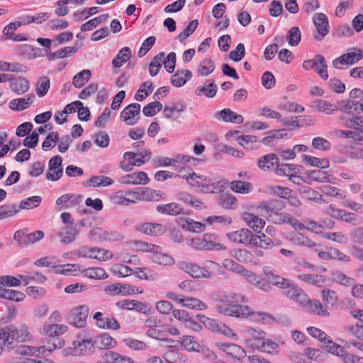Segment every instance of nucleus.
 Segmentation results:
<instances>
[{
    "label": "nucleus",
    "instance_id": "20e7f679",
    "mask_svg": "<svg viewBox=\"0 0 363 363\" xmlns=\"http://www.w3.org/2000/svg\"><path fill=\"white\" fill-rule=\"evenodd\" d=\"M303 69L308 70L313 69L323 79H327L328 78L327 72V65L325 57L321 55H317L313 59L305 60L303 62Z\"/></svg>",
    "mask_w": 363,
    "mask_h": 363
},
{
    "label": "nucleus",
    "instance_id": "39448f33",
    "mask_svg": "<svg viewBox=\"0 0 363 363\" xmlns=\"http://www.w3.org/2000/svg\"><path fill=\"white\" fill-rule=\"evenodd\" d=\"M89 311L88 306L85 305L72 308L69 313V322L77 328L84 327Z\"/></svg>",
    "mask_w": 363,
    "mask_h": 363
},
{
    "label": "nucleus",
    "instance_id": "473e14b6",
    "mask_svg": "<svg viewBox=\"0 0 363 363\" xmlns=\"http://www.w3.org/2000/svg\"><path fill=\"white\" fill-rule=\"evenodd\" d=\"M231 255L240 262L257 264V262L254 260V254L247 250H234L231 252Z\"/></svg>",
    "mask_w": 363,
    "mask_h": 363
},
{
    "label": "nucleus",
    "instance_id": "de8ad7c7",
    "mask_svg": "<svg viewBox=\"0 0 363 363\" xmlns=\"http://www.w3.org/2000/svg\"><path fill=\"white\" fill-rule=\"evenodd\" d=\"M322 298L325 308H331L337 301V296L335 291L330 289H323L322 291Z\"/></svg>",
    "mask_w": 363,
    "mask_h": 363
},
{
    "label": "nucleus",
    "instance_id": "3c124183",
    "mask_svg": "<svg viewBox=\"0 0 363 363\" xmlns=\"http://www.w3.org/2000/svg\"><path fill=\"white\" fill-rule=\"evenodd\" d=\"M91 76L89 69H84L73 77L72 84L76 88H81L89 80Z\"/></svg>",
    "mask_w": 363,
    "mask_h": 363
},
{
    "label": "nucleus",
    "instance_id": "4d7b16f0",
    "mask_svg": "<svg viewBox=\"0 0 363 363\" xmlns=\"http://www.w3.org/2000/svg\"><path fill=\"white\" fill-rule=\"evenodd\" d=\"M215 69L213 62L208 58L204 59L199 65L197 72L201 76H208Z\"/></svg>",
    "mask_w": 363,
    "mask_h": 363
},
{
    "label": "nucleus",
    "instance_id": "13d9d810",
    "mask_svg": "<svg viewBox=\"0 0 363 363\" xmlns=\"http://www.w3.org/2000/svg\"><path fill=\"white\" fill-rule=\"evenodd\" d=\"M50 81L49 77H48L46 76L40 77L38 79L37 84H36L35 91H36L37 95L39 97L44 96L47 94V92L50 88Z\"/></svg>",
    "mask_w": 363,
    "mask_h": 363
},
{
    "label": "nucleus",
    "instance_id": "2f4dec72",
    "mask_svg": "<svg viewBox=\"0 0 363 363\" xmlns=\"http://www.w3.org/2000/svg\"><path fill=\"white\" fill-rule=\"evenodd\" d=\"M218 90L217 85L213 82H209L206 86H199L196 88L194 94L197 96H205L207 98H213Z\"/></svg>",
    "mask_w": 363,
    "mask_h": 363
},
{
    "label": "nucleus",
    "instance_id": "f8f14e48",
    "mask_svg": "<svg viewBox=\"0 0 363 363\" xmlns=\"http://www.w3.org/2000/svg\"><path fill=\"white\" fill-rule=\"evenodd\" d=\"M181 269L193 278L211 277V272L208 269L194 263L183 262L181 264Z\"/></svg>",
    "mask_w": 363,
    "mask_h": 363
},
{
    "label": "nucleus",
    "instance_id": "f3484780",
    "mask_svg": "<svg viewBox=\"0 0 363 363\" xmlns=\"http://www.w3.org/2000/svg\"><path fill=\"white\" fill-rule=\"evenodd\" d=\"M258 208L265 213V217H267L269 214H273L284 209L285 208V203L281 200L272 199L267 202L260 203Z\"/></svg>",
    "mask_w": 363,
    "mask_h": 363
},
{
    "label": "nucleus",
    "instance_id": "aec40b11",
    "mask_svg": "<svg viewBox=\"0 0 363 363\" xmlns=\"http://www.w3.org/2000/svg\"><path fill=\"white\" fill-rule=\"evenodd\" d=\"M88 236L91 240L96 242L113 241L116 239L115 234L104 230L101 228H96L91 230Z\"/></svg>",
    "mask_w": 363,
    "mask_h": 363
},
{
    "label": "nucleus",
    "instance_id": "680f3d73",
    "mask_svg": "<svg viewBox=\"0 0 363 363\" xmlns=\"http://www.w3.org/2000/svg\"><path fill=\"white\" fill-rule=\"evenodd\" d=\"M303 160L306 164L320 169L329 167V162L325 159H320L311 155H303Z\"/></svg>",
    "mask_w": 363,
    "mask_h": 363
},
{
    "label": "nucleus",
    "instance_id": "c9c22d12",
    "mask_svg": "<svg viewBox=\"0 0 363 363\" xmlns=\"http://www.w3.org/2000/svg\"><path fill=\"white\" fill-rule=\"evenodd\" d=\"M12 91L21 95L26 93L30 88L28 80L24 77H18L12 82L10 84Z\"/></svg>",
    "mask_w": 363,
    "mask_h": 363
},
{
    "label": "nucleus",
    "instance_id": "9d476101",
    "mask_svg": "<svg viewBox=\"0 0 363 363\" xmlns=\"http://www.w3.org/2000/svg\"><path fill=\"white\" fill-rule=\"evenodd\" d=\"M227 237L235 242L242 243L245 245L253 244L254 234L247 228L231 232L227 234Z\"/></svg>",
    "mask_w": 363,
    "mask_h": 363
},
{
    "label": "nucleus",
    "instance_id": "8fccbe9b",
    "mask_svg": "<svg viewBox=\"0 0 363 363\" xmlns=\"http://www.w3.org/2000/svg\"><path fill=\"white\" fill-rule=\"evenodd\" d=\"M298 278L308 284H313L315 286L321 287L325 282V278L322 275L318 274H303L298 276Z\"/></svg>",
    "mask_w": 363,
    "mask_h": 363
},
{
    "label": "nucleus",
    "instance_id": "09e8293b",
    "mask_svg": "<svg viewBox=\"0 0 363 363\" xmlns=\"http://www.w3.org/2000/svg\"><path fill=\"white\" fill-rule=\"evenodd\" d=\"M104 359L106 362L112 363H133L131 358L113 351L107 352L104 355Z\"/></svg>",
    "mask_w": 363,
    "mask_h": 363
},
{
    "label": "nucleus",
    "instance_id": "a19ab883",
    "mask_svg": "<svg viewBox=\"0 0 363 363\" xmlns=\"http://www.w3.org/2000/svg\"><path fill=\"white\" fill-rule=\"evenodd\" d=\"M179 301L180 304H182L183 306L189 308L190 309L203 311L207 308V305L204 302L196 298L184 297V298L180 300Z\"/></svg>",
    "mask_w": 363,
    "mask_h": 363
},
{
    "label": "nucleus",
    "instance_id": "5fc2aeb1",
    "mask_svg": "<svg viewBox=\"0 0 363 363\" xmlns=\"http://www.w3.org/2000/svg\"><path fill=\"white\" fill-rule=\"evenodd\" d=\"M342 124L349 128H353L355 130H362L363 128V116H355L352 118H340Z\"/></svg>",
    "mask_w": 363,
    "mask_h": 363
},
{
    "label": "nucleus",
    "instance_id": "72a5a7b5",
    "mask_svg": "<svg viewBox=\"0 0 363 363\" xmlns=\"http://www.w3.org/2000/svg\"><path fill=\"white\" fill-rule=\"evenodd\" d=\"M311 107L318 111L323 112L326 114H332L337 110V106L323 99L313 101L312 102Z\"/></svg>",
    "mask_w": 363,
    "mask_h": 363
},
{
    "label": "nucleus",
    "instance_id": "052dcab7",
    "mask_svg": "<svg viewBox=\"0 0 363 363\" xmlns=\"http://www.w3.org/2000/svg\"><path fill=\"white\" fill-rule=\"evenodd\" d=\"M96 251L99 252V250H96V247H89L87 246H82L76 251V254L77 255L78 257H86L90 259H96L99 260H101V258H105L104 257H101L94 255V253L96 252Z\"/></svg>",
    "mask_w": 363,
    "mask_h": 363
},
{
    "label": "nucleus",
    "instance_id": "423d86ee",
    "mask_svg": "<svg viewBox=\"0 0 363 363\" xmlns=\"http://www.w3.org/2000/svg\"><path fill=\"white\" fill-rule=\"evenodd\" d=\"M283 294L291 299H294L297 303L306 301V294L296 285H295L291 280L281 289Z\"/></svg>",
    "mask_w": 363,
    "mask_h": 363
},
{
    "label": "nucleus",
    "instance_id": "7ed1b4c3",
    "mask_svg": "<svg viewBox=\"0 0 363 363\" xmlns=\"http://www.w3.org/2000/svg\"><path fill=\"white\" fill-rule=\"evenodd\" d=\"M151 152L148 150H144L143 152L135 153L133 152H126L123 155L125 160H128V162H122L121 167L125 172H130L133 166H140L149 161L151 158Z\"/></svg>",
    "mask_w": 363,
    "mask_h": 363
},
{
    "label": "nucleus",
    "instance_id": "338daca9",
    "mask_svg": "<svg viewBox=\"0 0 363 363\" xmlns=\"http://www.w3.org/2000/svg\"><path fill=\"white\" fill-rule=\"evenodd\" d=\"M19 211V207L16 205H3L0 206V220L11 217Z\"/></svg>",
    "mask_w": 363,
    "mask_h": 363
},
{
    "label": "nucleus",
    "instance_id": "1a4fd4ad",
    "mask_svg": "<svg viewBox=\"0 0 363 363\" xmlns=\"http://www.w3.org/2000/svg\"><path fill=\"white\" fill-rule=\"evenodd\" d=\"M62 159L60 155L52 157L49 162V171L46 173V178L50 181L58 180L63 174L61 167Z\"/></svg>",
    "mask_w": 363,
    "mask_h": 363
},
{
    "label": "nucleus",
    "instance_id": "864d4df0",
    "mask_svg": "<svg viewBox=\"0 0 363 363\" xmlns=\"http://www.w3.org/2000/svg\"><path fill=\"white\" fill-rule=\"evenodd\" d=\"M223 266L226 269L234 272L243 277L247 273V269L231 259H225L223 262Z\"/></svg>",
    "mask_w": 363,
    "mask_h": 363
},
{
    "label": "nucleus",
    "instance_id": "bf43d9fd",
    "mask_svg": "<svg viewBox=\"0 0 363 363\" xmlns=\"http://www.w3.org/2000/svg\"><path fill=\"white\" fill-rule=\"evenodd\" d=\"M252 245L261 248H270L274 246V242L272 239L264 234L262 235H254Z\"/></svg>",
    "mask_w": 363,
    "mask_h": 363
},
{
    "label": "nucleus",
    "instance_id": "4c0bfd02",
    "mask_svg": "<svg viewBox=\"0 0 363 363\" xmlns=\"http://www.w3.org/2000/svg\"><path fill=\"white\" fill-rule=\"evenodd\" d=\"M286 135L285 129L271 130L269 135L262 139V143L264 145H274L278 139H281Z\"/></svg>",
    "mask_w": 363,
    "mask_h": 363
},
{
    "label": "nucleus",
    "instance_id": "ea45409f",
    "mask_svg": "<svg viewBox=\"0 0 363 363\" xmlns=\"http://www.w3.org/2000/svg\"><path fill=\"white\" fill-rule=\"evenodd\" d=\"M157 211L162 214L177 216L182 212V208L177 203L157 206Z\"/></svg>",
    "mask_w": 363,
    "mask_h": 363
},
{
    "label": "nucleus",
    "instance_id": "9b49d317",
    "mask_svg": "<svg viewBox=\"0 0 363 363\" xmlns=\"http://www.w3.org/2000/svg\"><path fill=\"white\" fill-rule=\"evenodd\" d=\"M301 305L305 307L308 313L323 317L329 316V313L324 305L318 300L309 298L307 294L306 301L301 303Z\"/></svg>",
    "mask_w": 363,
    "mask_h": 363
},
{
    "label": "nucleus",
    "instance_id": "79ce46f5",
    "mask_svg": "<svg viewBox=\"0 0 363 363\" xmlns=\"http://www.w3.org/2000/svg\"><path fill=\"white\" fill-rule=\"evenodd\" d=\"M175 347H184L188 351L199 352L201 345L191 336H184L182 341H177Z\"/></svg>",
    "mask_w": 363,
    "mask_h": 363
},
{
    "label": "nucleus",
    "instance_id": "6e6d98bb",
    "mask_svg": "<svg viewBox=\"0 0 363 363\" xmlns=\"http://www.w3.org/2000/svg\"><path fill=\"white\" fill-rule=\"evenodd\" d=\"M244 334L246 335L245 338H252L257 341H262L264 340L266 333L264 331L259 328L252 327H246L243 330Z\"/></svg>",
    "mask_w": 363,
    "mask_h": 363
},
{
    "label": "nucleus",
    "instance_id": "e433bc0d",
    "mask_svg": "<svg viewBox=\"0 0 363 363\" xmlns=\"http://www.w3.org/2000/svg\"><path fill=\"white\" fill-rule=\"evenodd\" d=\"M229 186L233 191L241 194H248L252 189V185L251 183L241 180L232 181L230 183Z\"/></svg>",
    "mask_w": 363,
    "mask_h": 363
},
{
    "label": "nucleus",
    "instance_id": "6ab92c4d",
    "mask_svg": "<svg viewBox=\"0 0 363 363\" xmlns=\"http://www.w3.org/2000/svg\"><path fill=\"white\" fill-rule=\"evenodd\" d=\"M215 118L217 119H221L225 122H230L233 123L241 124L244 121L243 117L235 113L230 108H224L220 111L215 113Z\"/></svg>",
    "mask_w": 363,
    "mask_h": 363
},
{
    "label": "nucleus",
    "instance_id": "dca6fc26",
    "mask_svg": "<svg viewBox=\"0 0 363 363\" xmlns=\"http://www.w3.org/2000/svg\"><path fill=\"white\" fill-rule=\"evenodd\" d=\"M150 179L147 174L144 172H133L122 177L120 179L121 183L124 184H146Z\"/></svg>",
    "mask_w": 363,
    "mask_h": 363
},
{
    "label": "nucleus",
    "instance_id": "0e129e2a",
    "mask_svg": "<svg viewBox=\"0 0 363 363\" xmlns=\"http://www.w3.org/2000/svg\"><path fill=\"white\" fill-rule=\"evenodd\" d=\"M83 272L85 277L90 279H104L108 277L105 270L101 267L88 268Z\"/></svg>",
    "mask_w": 363,
    "mask_h": 363
},
{
    "label": "nucleus",
    "instance_id": "69168bd1",
    "mask_svg": "<svg viewBox=\"0 0 363 363\" xmlns=\"http://www.w3.org/2000/svg\"><path fill=\"white\" fill-rule=\"evenodd\" d=\"M290 214L286 212H277L273 214H269L267 219L274 224L288 223Z\"/></svg>",
    "mask_w": 363,
    "mask_h": 363
},
{
    "label": "nucleus",
    "instance_id": "412c9836",
    "mask_svg": "<svg viewBox=\"0 0 363 363\" xmlns=\"http://www.w3.org/2000/svg\"><path fill=\"white\" fill-rule=\"evenodd\" d=\"M114 199L115 202L118 204L129 206L138 201V192L131 191H118L116 193Z\"/></svg>",
    "mask_w": 363,
    "mask_h": 363
},
{
    "label": "nucleus",
    "instance_id": "7c9ffc66",
    "mask_svg": "<svg viewBox=\"0 0 363 363\" xmlns=\"http://www.w3.org/2000/svg\"><path fill=\"white\" fill-rule=\"evenodd\" d=\"M243 219L247 225L256 233H259L265 225L264 220L252 213L244 214Z\"/></svg>",
    "mask_w": 363,
    "mask_h": 363
},
{
    "label": "nucleus",
    "instance_id": "6e6552de",
    "mask_svg": "<svg viewBox=\"0 0 363 363\" xmlns=\"http://www.w3.org/2000/svg\"><path fill=\"white\" fill-rule=\"evenodd\" d=\"M363 57V51L359 49H353L352 51L342 55L333 62V65L336 69L339 68L340 65H352L360 60Z\"/></svg>",
    "mask_w": 363,
    "mask_h": 363
},
{
    "label": "nucleus",
    "instance_id": "c85d7f7f",
    "mask_svg": "<svg viewBox=\"0 0 363 363\" xmlns=\"http://www.w3.org/2000/svg\"><path fill=\"white\" fill-rule=\"evenodd\" d=\"M63 230L60 231L58 235L62 237L61 242L64 245L72 242L79 233V230L73 225H66Z\"/></svg>",
    "mask_w": 363,
    "mask_h": 363
},
{
    "label": "nucleus",
    "instance_id": "cd10ccee",
    "mask_svg": "<svg viewBox=\"0 0 363 363\" xmlns=\"http://www.w3.org/2000/svg\"><path fill=\"white\" fill-rule=\"evenodd\" d=\"M113 184V180L106 176H93L85 181L83 184L85 187H99L110 186Z\"/></svg>",
    "mask_w": 363,
    "mask_h": 363
},
{
    "label": "nucleus",
    "instance_id": "5701e85b",
    "mask_svg": "<svg viewBox=\"0 0 363 363\" xmlns=\"http://www.w3.org/2000/svg\"><path fill=\"white\" fill-rule=\"evenodd\" d=\"M192 77V73L189 69H178L172 75L171 84L175 87H181L184 85Z\"/></svg>",
    "mask_w": 363,
    "mask_h": 363
},
{
    "label": "nucleus",
    "instance_id": "4be33fe9",
    "mask_svg": "<svg viewBox=\"0 0 363 363\" xmlns=\"http://www.w3.org/2000/svg\"><path fill=\"white\" fill-rule=\"evenodd\" d=\"M74 355H85L92 352L94 347V342L91 340H83L82 341H74Z\"/></svg>",
    "mask_w": 363,
    "mask_h": 363
},
{
    "label": "nucleus",
    "instance_id": "bb28decb",
    "mask_svg": "<svg viewBox=\"0 0 363 363\" xmlns=\"http://www.w3.org/2000/svg\"><path fill=\"white\" fill-rule=\"evenodd\" d=\"M35 99L34 95H28L26 98L13 99L9 103V108L13 111H22L28 108Z\"/></svg>",
    "mask_w": 363,
    "mask_h": 363
},
{
    "label": "nucleus",
    "instance_id": "f257e3e1",
    "mask_svg": "<svg viewBox=\"0 0 363 363\" xmlns=\"http://www.w3.org/2000/svg\"><path fill=\"white\" fill-rule=\"evenodd\" d=\"M33 339V335L28 327L25 324L10 325L0 328V340L8 350L14 348L13 342H28Z\"/></svg>",
    "mask_w": 363,
    "mask_h": 363
},
{
    "label": "nucleus",
    "instance_id": "393cba45",
    "mask_svg": "<svg viewBox=\"0 0 363 363\" xmlns=\"http://www.w3.org/2000/svg\"><path fill=\"white\" fill-rule=\"evenodd\" d=\"M222 349L228 355L239 361L242 360L247 356L245 351L235 344H223Z\"/></svg>",
    "mask_w": 363,
    "mask_h": 363
},
{
    "label": "nucleus",
    "instance_id": "f704fd0d",
    "mask_svg": "<svg viewBox=\"0 0 363 363\" xmlns=\"http://www.w3.org/2000/svg\"><path fill=\"white\" fill-rule=\"evenodd\" d=\"M151 260L158 264L164 266H170L174 264V259L171 255L161 252L157 250L150 257Z\"/></svg>",
    "mask_w": 363,
    "mask_h": 363
},
{
    "label": "nucleus",
    "instance_id": "0eeeda50",
    "mask_svg": "<svg viewBox=\"0 0 363 363\" xmlns=\"http://www.w3.org/2000/svg\"><path fill=\"white\" fill-rule=\"evenodd\" d=\"M247 298L239 294L227 293L220 296L219 303L216 305V311L221 313L220 307H231L235 306L236 303H245Z\"/></svg>",
    "mask_w": 363,
    "mask_h": 363
},
{
    "label": "nucleus",
    "instance_id": "603ef678",
    "mask_svg": "<svg viewBox=\"0 0 363 363\" xmlns=\"http://www.w3.org/2000/svg\"><path fill=\"white\" fill-rule=\"evenodd\" d=\"M109 18V15L107 13L100 15L94 18H92L81 26V30L82 32L89 31L96 28L99 24L102 22H105Z\"/></svg>",
    "mask_w": 363,
    "mask_h": 363
},
{
    "label": "nucleus",
    "instance_id": "a18cd8bd",
    "mask_svg": "<svg viewBox=\"0 0 363 363\" xmlns=\"http://www.w3.org/2000/svg\"><path fill=\"white\" fill-rule=\"evenodd\" d=\"M25 298V294L19 291L1 289V298L20 302Z\"/></svg>",
    "mask_w": 363,
    "mask_h": 363
},
{
    "label": "nucleus",
    "instance_id": "b1692460",
    "mask_svg": "<svg viewBox=\"0 0 363 363\" xmlns=\"http://www.w3.org/2000/svg\"><path fill=\"white\" fill-rule=\"evenodd\" d=\"M279 157L275 154H268L262 156L257 162L258 167L264 171L277 168Z\"/></svg>",
    "mask_w": 363,
    "mask_h": 363
},
{
    "label": "nucleus",
    "instance_id": "e2e57ef3",
    "mask_svg": "<svg viewBox=\"0 0 363 363\" xmlns=\"http://www.w3.org/2000/svg\"><path fill=\"white\" fill-rule=\"evenodd\" d=\"M42 201V198L39 196H33L24 200H22L18 206L19 209H32L38 206Z\"/></svg>",
    "mask_w": 363,
    "mask_h": 363
},
{
    "label": "nucleus",
    "instance_id": "49530a36",
    "mask_svg": "<svg viewBox=\"0 0 363 363\" xmlns=\"http://www.w3.org/2000/svg\"><path fill=\"white\" fill-rule=\"evenodd\" d=\"M264 272L267 277V281L269 283V284H272L280 289H282L286 284V283H288V281L289 280L283 278L279 275L274 274L271 271H268L267 269H264Z\"/></svg>",
    "mask_w": 363,
    "mask_h": 363
},
{
    "label": "nucleus",
    "instance_id": "4468645a",
    "mask_svg": "<svg viewBox=\"0 0 363 363\" xmlns=\"http://www.w3.org/2000/svg\"><path fill=\"white\" fill-rule=\"evenodd\" d=\"M140 111V105L135 103L126 106L121 113V118L130 125H134L138 121V118H135L139 115Z\"/></svg>",
    "mask_w": 363,
    "mask_h": 363
},
{
    "label": "nucleus",
    "instance_id": "a878e982",
    "mask_svg": "<svg viewBox=\"0 0 363 363\" xmlns=\"http://www.w3.org/2000/svg\"><path fill=\"white\" fill-rule=\"evenodd\" d=\"M94 347L99 350L108 349L116 345V341L108 334L104 333L95 337Z\"/></svg>",
    "mask_w": 363,
    "mask_h": 363
},
{
    "label": "nucleus",
    "instance_id": "a211bd4d",
    "mask_svg": "<svg viewBox=\"0 0 363 363\" xmlns=\"http://www.w3.org/2000/svg\"><path fill=\"white\" fill-rule=\"evenodd\" d=\"M247 281L255 287L259 289L264 292H269L272 290V286L269 283L257 275L256 274L247 270V273L244 276Z\"/></svg>",
    "mask_w": 363,
    "mask_h": 363
},
{
    "label": "nucleus",
    "instance_id": "f03ea898",
    "mask_svg": "<svg viewBox=\"0 0 363 363\" xmlns=\"http://www.w3.org/2000/svg\"><path fill=\"white\" fill-rule=\"evenodd\" d=\"M242 303H236L235 306L230 307H220L221 313L228 316H233L240 318H246L252 315H257L258 320L265 323H269L274 320V318L269 313H254L252 309L247 306L242 304Z\"/></svg>",
    "mask_w": 363,
    "mask_h": 363
},
{
    "label": "nucleus",
    "instance_id": "c756f323",
    "mask_svg": "<svg viewBox=\"0 0 363 363\" xmlns=\"http://www.w3.org/2000/svg\"><path fill=\"white\" fill-rule=\"evenodd\" d=\"M137 192L138 201H158L162 198L160 191L150 188H144Z\"/></svg>",
    "mask_w": 363,
    "mask_h": 363
},
{
    "label": "nucleus",
    "instance_id": "c03bdc74",
    "mask_svg": "<svg viewBox=\"0 0 363 363\" xmlns=\"http://www.w3.org/2000/svg\"><path fill=\"white\" fill-rule=\"evenodd\" d=\"M190 245L198 250H212L216 244L213 240H203L201 238H196L191 240Z\"/></svg>",
    "mask_w": 363,
    "mask_h": 363
},
{
    "label": "nucleus",
    "instance_id": "ddd939ff",
    "mask_svg": "<svg viewBox=\"0 0 363 363\" xmlns=\"http://www.w3.org/2000/svg\"><path fill=\"white\" fill-rule=\"evenodd\" d=\"M135 230L140 233L151 235L157 236L165 233L166 228L162 224L153 223H144L138 224L135 227Z\"/></svg>",
    "mask_w": 363,
    "mask_h": 363
},
{
    "label": "nucleus",
    "instance_id": "2eb2a0df",
    "mask_svg": "<svg viewBox=\"0 0 363 363\" xmlns=\"http://www.w3.org/2000/svg\"><path fill=\"white\" fill-rule=\"evenodd\" d=\"M313 23L316 28L318 33L320 35L321 38L314 36V38L320 40L322 38L325 37L329 32V25L327 16L322 13H317L313 16Z\"/></svg>",
    "mask_w": 363,
    "mask_h": 363
},
{
    "label": "nucleus",
    "instance_id": "37998d69",
    "mask_svg": "<svg viewBox=\"0 0 363 363\" xmlns=\"http://www.w3.org/2000/svg\"><path fill=\"white\" fill-rule=\"evenodd\" d=\"M77 50L78 48L77 46L65 47L56 52L48 53L47 58L49 61H52L55 58H63L67 55L76 53Z\"/></svg>",
    "mask_w": 363,
    "mask_h": 363
},
{
    "label": "nucleus",
    "instance_id": "58836bf2",
    "mask_svg": "<svg viewBox=\"0 0 363 363\" xmlns=\"http://www.w3.org/2000/svg\"><path fill=\"white\" fill-rule=\"evenodd\" d=\"M67 330V327L65 325H58L50 323L43 326V332L50 337L59 336L64 334Z\"/></svg>",
    "mask_w": 363,
    "mask_h": 363
},
{
    "label": "nucleus",
    "instance_id": "774afa93",
    "mask_svg": "<svg viewBox=\"0 0 363 363\" xmlns=\"http://www.w3.org/2000/svg\"><path fill=\"white\" fill-rule=\"evenodd\" d=\"M97 325L104 329L117 330L120 328L119 323L112 316L104 317Z\"/></svg>",
    "mask_w": 363,
    "mask_h": 363
}]
</instances>
